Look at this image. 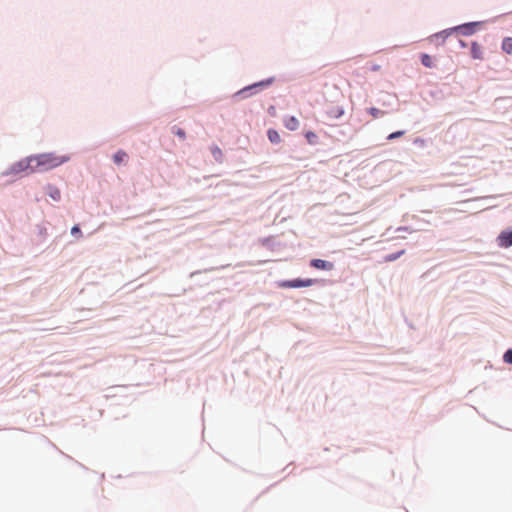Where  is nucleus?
<instances>
[{
	"instance_id": "f257e3e1",
	"label": "nucleus",
	"mask_w": 512,
	"mask_h": 512,
	"mask_svg": "<svg viewBox=\"0 0 512 512\" xmlns=\"http://www.w3.org/2000/svg\"><path fill=\"white\" fill-rule=\"evenodd\" d=\"M68 160V156L57 155L52 152L32 155L13 164L11 172L15 174L44 172L54 169Z\"/></svg>"
},
{
	"instance_id": "f03ea898",
	"label": "nucleus",
	"mask_w": 512,
	"mask_h": 512,
	"mask_svg": "<svg viewBox=\"0 0 512 512\" xmlns=\"http://www.w3.org/2000/svg\"><path fill=\"white\" fill-rule=\"evenodd\" d=\"M315 280L313 279H294V280H286L278 283L280 288H302V287H310L314 284Z\"/></svg>"
},
{
	"instance_id": "7ed1b4c3",
	"label": "nucleus",
	"mask_w": 512,
	"mask_h": 512,
	"mask_svg": "<svg viewBox=\"0 0 512 512\" xmlns=\"http://www.w3.org/2000/svg\"><path fill=\"white\" fill-rule=\"evenodd\" d=\"M310 265L313 268L320 269V270H332L334 265L331 262L322 260V259H313L310 262Z\"/></svg>"
},
{
	"instance_id": "20e7f679",
	"label": "nucleus",
	"mask_w": 512,
	"mask_h": 512,
	"mask_svg": "<svg viewBox=\"0 0 512 512\" xmlns=\"http://www.w3.org/2000/svg\"><path fill=\"white\" fill-rule=\"evenodd\" d=\"M499 245L508 248L512 246V232L504 231L498 237Z\"/></svg>"
},
{
	"instance_id": "39448f33",
	"label": "nucleus",
	"mask_w": 512,
	"mask_h": 512,
	"mask_svg": "<svg viewBox=\"0 0 512 512\" xmlns=\"http://www.w3.org/2000/svg\"><path fill=\"white\" fill-rule=\"evenodd\" d=\"M471 56L473 59L476 60H483L484 59V52L482 46L477 43L473 42L471 44Z\"/></svg>"
},
{
	"instance_id": "423d86ee",
	"label": "nucleus",
	"mask_w": 512,
	"mask_h": 512,
	"mask_svg": "<svg viewBox=\"0 0 512 512\" xmlns=\"http://www.w3.org/2000/svg\"><path fill=\"white\" fill-rule=\"evenodd\" d=\"M283 123H284V126L290 131L297 130L300 125L299 120L295 116L286 117L284 119Z\"/></svg>"
},
{
	"instance_id": "0eeeda50",
	"label": "nucleus",
	"mask_w": 512,
	"mask_h": 512,
	"mask_svg": "<svg viewBox=\"0 0 512 512\" xmlns=\"http://www.w3.org/2000/svg\"><path fill=\"white\" fill-rule=\"evenodd\" d=\"M475 26H476V23H469V24H464V25L458 26L455 29L461 30L462 33L465 35H471L475 32Z\"/></svg>"
},
{
	"instance_id": "6e6552de",
	"label": "nucleus",
	"mask_w": 512,
	"mask_h": 512,
	"mask_svg": "<svg viewBox=\"0 0 512 512\" xmlns=\"http://www.w3.org/2000/svg\"><path fill=\"white\" fill-rule=\"evenodd\" d=\"M47 193L48 195L54 200V201H59L60 200V197H61V193H60V190L55 187V186H52V185H48L47 188Z\"/></svg>"
},
{
	"instance_id": "1a4fd4ad",
	"label": "nucleus",
	"mask_w": 512,
	"mask_h": 512,
	"mask_svg": "<svg viewBox=\"0 0 512 512\" xmlns=\"http://www.w3.org/2000/svg\"><path fill=\"white\" fill-rule=\"evenodd\" d=\"M329 115L335 119H339L344 115V108L342 106L336 105L329 110Z\"/></svg>"
},
{
	"instance_id": "9d476101",
	"label": "nucleus",
	"mask_w": 512,
	"mask_h": 512,
	"mask_svg": "<svg viewBox=\"0 0 512 512\" xmlns=\"http://www.w3.org/2000/svg\"><path fill=\"white\" fill-rule=\"evenodd\" d=\"M127 157H128V155L125 151L119 150L114 154L113 160H114L115 164L119 165V164L125 162Z\"/></svg>"
},
{
	"instance_id": "9b49d317",
	"label": "nucleus",
	"mask_w": 512,
	"mask_h": 512,
	"mask_svg": "<svg viewBox=\"0 0 512 512\" xmlns=\"http://www.w3.org/2000/svg\"><path fill=\"white\" fill-rule=\"evenodd\" d=\"M501 48L505 53L512 54V37L504 38Z\"/></svg>"
},
{
	"instance_id": "f8f14e48",
	"label": "nucleus",
	"mask_w": 512,
	"mask_h": 512,
	"mask_svg": "<svg viewBox=\"0 0 512 512\" xmlns=\"http://www.w3.org/2000/svg\"><path fill=\"white\" fill-rule=\"evenodd\" d=\"M267 136L268 139L274 144H278L281 142V137L279 133L274 129H269L267 132Z\"/></svg>"
},
{
	"instance_id": "ddd939ff",
	"label": "nucleus",
	"mask_w": 512,
	"mask_h": 512,
	"mask_svg": "<svg viewBox=\"0 0 512 512\" xmlns=\"http://www.w3.org/2000/svg\"><path fill=\"white\" fill-rule=\"evenodd\" d=\"M270 83H271V80L261 81L259 83H255V84H253L251 86H248V87L244 88L239 93H246L247 91L255 89V88L260 87V86H268V85H270Z\"/></svg>"
},
{
	"instance_id": "4468645a",
	"label": "nucleus",
	"mask_w": 512,
	"mask_h": 512,
	"mask_svg": "<svg viewBox=\"0 0 512 512\" xmlns=\"http://www.w3.org/2000/svg\"><path fill=\"white\" fill-rule=\"evenodd\" d=\"M421 63L428 68H432L434 66L432 57L428 54L421 55Z\"/></svg>"
},
{
	"instance_id": "2eb2a0df",
	"label": "nucleus",
	"mask_w": 512,
	"mask_h": 512,
	"mask_svg": "<svg viewBox=\"0 0 512 512\" xmlns=\"http://www.w3.org/2000/svg\"><path fill=\"white\" fill-rule=\"evenodd\" d=\"M368 113L374 118H379V117H382L386 114L385 111L383 110H380L378 108H375V107H372V108H369L368 109Z\"/></svg>"
},
{
	"instance_id": "dca6fc26",
	"label": "nucleus",
	"mask_w": 512,
	"mask_h": 512,
	"mask_svg": "<svg viewBox=\"0 0 512 512\" xmlns=\"http://www.w3.org/2000/svg\"><path fill=\"white\" fill-rule=\"evenodd\" d=\"M305 138L309 144H316L318 139L317 135L312 131L306 132Z\"/></svg>"
},
{
	"instance_id": "f3484780",
	"label": "nucleus",
	"mask_w": 512,
	"mask_h": 512,
	"mask_svg": "<svg viewBox=\"0 0 512 512\" xmlns=\"http://www.w3.org/2000/svg\"><path fill=\"white\" fill-rule=\"evenodd\" d=\"M404 250H401L397 253H393V254H389L387 256H385V261L386 262H392V261H395L396 259H398L401 255L404 254Z\"/></svg>"
},
{
	"instance_id": "a211bd4d",
	"label": "nucleus",
	"mask_w": 512,
	"mask_h": 512,
	"mask_svg": "<svg viewBox=\"0 0 512 512\" xmlns=\"http://www.w3.org/2000/svg\"><path fill=\"white\" fill-rule=\"evenodd\" d=\"M455 30H456L455 28L450 29V30H444V31L436 34L435 37L436 38H441L443 41H445V39Z\"/></svg>"
},
{
	"instance_id": "6ab92c4d",
	"label": "nucleus",
	"mask_w": 512,
	"mask_h": 512,
	"mask_svg": "<svg viewBox=\"0 0 512 512\" xmlns=\"http://www.w3.org/2000/svg\"><path fill=\"white\" fill-rule=\"evenodd\" d=\"M405 134V131H396L388 135V140H394L396 138H399Z\"/></svg>"
},
{
	"instance_id": "aec40b11",
	"label": "nucleus",
	"mask_w": 512,
	"mask_h": 512,
	"mask_svg": "<svg viewBox=\"0 0 512 512\" xmlns=\"http://www.w3.org/2000/svg\"><path fill=\"white\" fill-rule=\"evenodd\" d=\"M211 151L216 159H219L222 156V151L217 146L212 147Z\"/></svg>"
},
{
	"instance_id": "412c9836",
	"label": "nucleus",
	"mask_w": 512,
	"mask_h": 512,
	"mask_svg": "<svg viewBox=\"0 0 512 512\" xmlns=\"http://www.w3.org/2000/svg\"><path fill=\"white\" fill-rule=\"evenodd\" d=\"M503 358L506 363L512 364V349L508 350L504 354Z\"/></svg>"
},
{
	"instance_id": "4be33fe9",
	"label": "nucleus",
	"mask_w": 512,
	"mask_h": 512,
	"mask_svg": "<svg viewBox=\"0 0 512 512\" xmlns=\"http://www.w3.org/2000/svg\"><path fill=\"white\" fill-rule=\"evenodd\" d=\"M174 134L177 135L178 137H180L181 139H185V137H186L184 130L181 128H175Z\"/></svg>"
},
{
	"instance_id": "5701e85b",
	"label": "nucleus",
	"mask_w": 512,
	"mask_h": 512,
	"mask_svg": "<svg viewBox=\"0 0 512 512\" xmlns=\"http://www.w3.org/2000/svg\"><path fill=\"white\" fill-rule=\"evenodd\" d=\"M71 233H72L73 235H76V234L81 235V230H80V228H79L77 225H75V226H73V227H72V229H71Z\"/></svg>"
},
{
	"instance_id": "b1692460",
	"label": "nucleus",
	"mask_w": 512,
	"mask_h": 512,
	"mask_svg": "<svg viewBox=\"0 0 512 512\" xmlns=\"http://www.w3.org/2000/svg\"><path fill=\"white\" fill-rule=\"evenodd\" d=\"M460 44H461L462 47L466 46V44L463 41H460Z\"/></svg>"
}]
</instances>
